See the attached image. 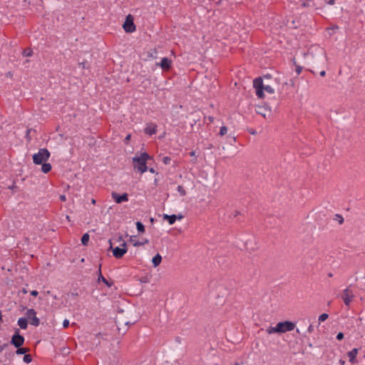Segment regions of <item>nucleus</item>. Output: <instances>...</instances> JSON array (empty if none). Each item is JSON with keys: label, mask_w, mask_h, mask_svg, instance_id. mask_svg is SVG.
Instances as JSON below:
<instances>
[{"label": "nucleus", "mask_w": 365, "mask_h": 365, "mask_svg": "<svg viewBox=\"0 0 365 365\" xmlns=\"http://www.w3.org/2000/svg\"><path fill=\"white\" fill-rule=\"evenodd\" d=\"M36 312L34 309H29L26 312V317L30 320L31 324L38 327L40 324V320L36 316Z\"/></svg>", "instance_id": "obj_7"}, {"label": "nucleus", "mask_w": 365, "mask_h": 365, "mask_svg": "<svg viewBox=\"0 0 365 365\" xmlns=\"http://www.w3.org/2000/svg\"><path fill=\"white\" fill-rule=\"evenodd\" d=\"M0 322H2V314H1V312H0Z\"/></svg>", "instance_id": "obj_56"}, {"label": "nucleus", "mask_w": 365, "mask_h": 365, "mask_svg": "<svg viewBox=\"0 0 365 365\" xmlns=\"http://www.w3.org/2000/svg\"><path fill=\"white\" fill-rule=\"evenodd\" d=\"M24 337L19 334V329H17L16 333L11 337V344L15 347H20L24 344Z\"/></svg>", "instance_id": "obj_8"}, {"label": "nucleus", "mask_w": 365, "mask_h": 365, "mask_svg": "<svg viewBox=\"0 0 365 365\" xmlns=\"http://www.w3.org/2000/svg\"><path fill=\"white\" fill-rule=\"evenodd\" d=\"M148 160H152V157L147 153H142L139 156H135L133 158L134 169L140 173L146 172L148 170L146 163Z\"/></svg>", "instance_id": "obj_1"}, {"label": "nucleus", "mask_w": 365, "mask_h": 365, "mask_svg": "<svg viewBox=\"0 0 365 365\" xmlns=\"http://www.w3.org/2000/svg\"><path fill=\"white\" fill-rule=\"evenodd\" d=\"M170 160H171L170 158V157H168V156H165V157H163V163H164V164H165V165L169 164V163H170Z\"/></svg>", "instance_id": "obj_35"}, {"label": "nucleus", "mask_w": 365, "mask_h": 365, "mask_svg": "<svg viewBox=\"0 0 365 365\" xmlns=\"http://www.w3.org/2000/svg\"><path fill=\"white\" fill-rule=\"evenodd\" d=\"M3 351V346H0V351Z\"/></svg>", "instance_id": "obj_59"}, {"label": "nucleus", "mask_w": 365, "mask_h": 365, "mask_svg": "<svg viewBox=\"0 0 365 365\" xmlns=\"http://www.w3.org/2000/svg\"><path fill=\"white\" fill-rule=\"evenodd\" d=\"M109 242H110V248H112V243H111V241H110V240H109Z\"/></svg>", "instance_id": "obj_57"}, {"label": "nucleus", "mask_w": 365, "mask_h": 365, "mask_svg": "<svg viewBox=\"0 0 365 365\" xmlns=\"http://www.w3.org/2000/svg\"><path fill=\"white\" fill-rule=\"evenodd\" d=\"M253 86L256 89V95L259 98H264V90L269 93H274V89L271 86H264L262 79L260 77L257 78L254 80Z\"/></svg>", "instance_id": "obj_2"}, {"label": "nucleus", "mask_w": 365, "mask_h": 365, "mask_svg": "<svg viewBox=\"0 0 365 365\" xmlns=\"http://www.w3.org/2000/svg\"><path fill=\"white\" fill-rule=\"evenodd\" d=\"M277 326L275 327H268V329H267V332L268 334H273V333H276L277 332Z\"/></svg>", "instance_id": "obj_30"}, {"label": "nucleus", "mask_w": 365, "mask_h": 365, "mask_svg": "<svg viewBox=\"0 0 365 365\" xmlns=\"http://www.w3.org/2000/svg\"><path fill=\"white\" fill-rule=\"evenodd\" d=\"M50 157V153L46 148H41L37 153L33 155V161L36 165H41L46 162Z\"/></svg>", "instance_id": "obj_3"}, {"label": "nucleus", "mask_w": 365, "mask_h": 365, "mask_svg": "<svg viewBox=\"0 0 365 365\" xmlns=\"http://www.w3.org/2000/svg\"><path fill=\"white\" fill-rule=\"evenodd\" d=\"M329 317V315L326 313L321 314L319 317V322H324Z\"/></svg>", "instance_id": "obj_31"}, {"label": "nucleus", "mask_w": 365, "mask_h": 365, "mask_svg": "<svg viewBox=\"0 0 365 365\" xmlns=\"http://www.w3.org/2000/svg\"><path fill=\"white\" fill-rule=\"evenodd\" d=\"M308 331H309V333H312V332H313V331H314V326H313V325L310 324V325L309 326V327H308Z\"/></svg>", "instance_id": "obj_39"}, {"label": "nucleus", "mask_w": 365, "mask_h": 365, "mask_svg": "<svg viewBox=\"0 0 365 365\" xmlns=\"http://www.w3.org/2000/svg\"><path fill=\"white\" fill-rule=\"evenodd\" d=\"M157 53H158L157 50H156L155 48H154V49L152 51V52H150V53H149L148 56H150V57H152V58H156V56H154V54H155V55H156Z\"/></svg>", "instance_id": "obj_36"}, {"label": "nucleus", "mask_w": 365, "mask_h": 365, "mask_svg": "<svg viewBox=\"0 0 365 365\" xmlns=\"http://www.w3.org/2000/svg\"><path fill=\"white\" fill-rule=\"evenodd\" d=\"M172 61L168 58H163L160 63H157L156 66H160L163 71H168L171 67Z\"/></svg>", "instance_id": "obj_12"}, {"label": "nucleus", "mask_w": 365, "mask_h": 365, "mask_svg": "<svg viewBox=\"0 0 365 365\" xmlns=\"http://www.w3.org/2000/svg\"><path fill=\"white\" fill-rule=\"evenodd\" d=\"M60 200L63 202H65L66 200V195H62L60 196Z\"/></svg>", "instance_id": "obj_42"}, {"label": "nucleus", "mask_w": 365, "mask_h": 365, "mask_svg": "<svg viewBox=\"0 0 365 365\" xmlns=\"http://www.w3.org/2000/svg\"><path fill=\"white\" fill-rule=\"evenodd\" d=\"M207 119L210 121V123H212L214 121V118L212 116H209Z\"/></svg>", "instance_id": "obj_44"}, {"label": "nucleus", "mask_w": 365, "mask_h": 365, "mask_svg": "<svg viewBox=\"0 0 365 365\" xmlns=\"http://www.w3.org/2000/svg\"><path fill=\"white\" fill-rule=\"evenodd\" d=\"M183 217L182 215H177V220H181Z\"/></svg>", "instance_id": "obj_50"}, {"label": "nucleus", "mask_w": 365, "mask_h": 365, "mask_svg": "<svg viewBox=\"0 0 365 365\" xmlns=\"http://www.w3.org/2000/svg\"><path fill=\"white\" fill-rule=\"evenodd\" d=\"M17 348V350L16 351V354H18V355H20V354H25L29 350L26 348H21L20 347H16Z\"/></svg>", "instance_id": "obj_23"}, {"label": "nucleus", "mask_w": 365, "mask_h": 365, "mask_svg": "<svg viewBox=\"0 0 365 365\" xmlns=\"http://www.w3.org/2000/svg\"><path fill=\"white\" fill-rule=\"evenodd\" d=\"M354 298V295L353 294L352 291L349 287L346 288L343 292L342 297L344 304L349 307Z\"/></svg>", "instance_id": "obj_9"}, {"label": "nucleus", "mask_w": 365, "mask_h": 365, "mask_svg": "<svg viewBox=\"0 0 365 365\" xmlns=\"http://www.w3.org/2000/svg\"><path fill=\"white\" fill-rule=\"evenodd\" d=\"M96 200L92 199V200H91L92 204L95 205V204H96Z\"/></svg>", "instance_id": "obj_54"}, {"label": "nucleus", "mask_w": 365, "mask_h": 365, "mask_svg": "<svg viewBox=\"0 0 365 365\" xmlns=\"http://www.w3.org/2000/svg\"><path fill=\"white\" fill-rule=\"evenodd\" d=\"M6 356H8V359L5 361H6V363H5L4 365H9L10 364L11 358L14 356V354L10 352V353H8L6 354Z\"/></svg>", "instance_id": "obj_33"}, {"label": "nucleus", "mask_w": 365, "mask_h": 365, "mask_svg": "<svg viewBox=\"0 0 365 365\" xmlns=\"http://www.w3.org/2000/svg\"><path fill=\"white\" fill-rule=\"evenodd\" d=\"M123 311L121 310L119 312V315L115 317V323L118 327V329L119 332H122V334H125L128 329V327L132 323L129 321H126L123 315Z\"/></svg>", "instance_id": "obj_4"}, {"label": "nucleus", "mask_w": 365, "mask_h": 365, "mask_svg": "<svg viewBox=\"0 0 365 365\" xmlns=\"http://www.w3.org/2000/svg\"><path fill=\"white\" fill-rule=\"evenodd\" d=\"M149 170V171H150V173H155V169H154V168H149V170Z\"/></svg>", "instance_id": "obj_47"}, {"label": "nucleus", "mask_w": 365, "mask_h": 365, "mask_svg": "<svg viewBox=\"0 0 365 365\" xmlns=\"http://www.w3.org/2000/svg\"><path fill=\"white\" fill-rule=\"evenodd\" d=\"M18 324H19V326L21 329H26L27 328V326H28L27 319L26 318H24V317H21V318L19 319Z\"/></svg>", "instance_id": "obj_19"}, {"label": "nucleus", "mask_w": 365, "mask_h": 365, "mask_svg": "<svg viewBox=\"0 0 365 365\" xmlns=\"http://www.w3.org/2000/svg\"><path fill=\"white\" fill-rule=\"evenodd\" d=\"M32 53H33V51L31 49H29V50L25 49L23 51V55L24 56H31L32 55Z\"/></svg>", "instance_id": "obj_32"}, {"label": "nucleus", "mask_w": 365, "mask_h": 365, "mask_svg": "<svg viewBox=\"0 0 365 365\" xmlns=\"http://www.w3.org/2000/svg\"><path fill=\"white\" fill-rule=\"evenodd\" d=\"M328 276H329V277H333V274L330 272V273H329V274H328Z\"/></svg>", "instance_id": "obj_55"}, {"label": "nucleus", "mask_w": 365, "mask_h": 365, "mask_svg": "<svg viewBox=\"0 0 365 365\" xmlns=\"http://www.w3.org/2000/svg\"><path fill=\"white\" fill-rule=\"evenodd\" d=\"M16 187V185H13L12 186H10L9 188V189H14Z\"/></svg>", "instance_id": "obj_53"}, {"label": "nucleus", "mask_w": 365, "mask_h": 365, "mask_svg": "<svg viewBox=\"0 0 365 365\" xmlns=\"http://www.w3.org/2000/svg\"><path fill=\"white\" fill-rule=\"evenodd\" d=\"M325 74H326L325 71H322L320 72V76H325Z\"/></svg>", "instance_id": "obj_48"}, {"label": "nucleus", "mask_w": 365, "mask_h": 365, "mask_svg": "<svg viewBox=\"0 0 365 365\" xmlns=\"http://www.w3.org/2000/svg\"><path fill=\"white\" fill-rule=\"evenodd\" d=\"M31 132L36 133V130H33L32 128H29L26 130V138L28 142H30L31 140Z\"/></svg>", "instance_id": "obj_22"}, {"label": "nucleus", "mask_w": 365, "mask_h": 365, "mask_svg": "<svg viewBox=\"0 0 365 365\" xmlns=\"http://www.w3.org/2000/svg\"><path fill=\"white\" fill-rule=\"evenodd\" d=\"M163 219L168 220L170 225H173L177 220V215L164 214Z\"/></svg>", "instance_id": "obj_17"}, {"label": "nucleus", "mask_w": 365, "mask_h": 365, "mask_svg": "<svg viewBox=\"0 0 365 365\" xmlns=\"http://www.w3.org/2000/svg\"><path fill=\"white\" fill-rule=\"evenodd\" d=\"M296 71H297V74H299L301 73V71H302V67L297 66Z\"/></svg>", "instance_id": "obj_41"}, {"label": "nucleus", "mask_w": 365, "mask_h": 365, "mask_svg": "<svg viewBox=\"0 0 365 365\" xmlns=\"http://www.w3.org/2000/svg\"><path fill=\"white\" fill-rule=\"evenodd\" d=\"M334 2H335V0H329L328 1V4L330 5H333V4H334Z\"/></svg>", "instance_id": "obj_45"}, {"label": "nucleus", "mask_w": 365, "mask_h": 365, "mask_svg": "<svg viewBox=\"0 0 365 365\" xmlns=\"http://www.w3.org/2000/svg\"><path fill=\"white\" fill-rule=\"evenodd\" d=\"M227 132V128L226 126H222L220 128V136H223L225 135Z\"/></svg>", "instance_id": "obj_29"}, {"label": "nucleus", "mask_w": 365, "mask_h": 365, "mask_svg": "<svg viewBox=\"0 0 365 365\" xmlns=\"http://www.w3.org/2000/svg\"><path fill=\"white\" fill-rule=\"evenodd\" d=\"M38 292L36 290H33L31 292V294L32 296L36 297L38 295Z\"/></svg>", "instance_id": "obj_40"}, {"label": "nucleus", "mask_w": 365, "mask_h": 365, "mask_svg": "<svg viewBox=\"0 0 365 365\" xmlns=\"http://www.w3.org/2000/svg\"><path fill=\"white\" fill-rule=\"evenodd\" d=\"M235 365H239V364L238 363H235Z\"/></svg>", "instance_id": "obj_61"}, {"label": "nucleus", "mask_w": 365, "mask_h": 365, "mask_svg": "<svg viewBox=\"0 0 365 365\" xmlns=\"http://www.w3.org/2000/svg\"><path fill=\"white\" fill-rule=\"evenodd\" d=\"M249 132L252 135H255L257 133V132L255 130H252V129L249 130Z\"/></svg>", "instance_id": "obj_43"}, {"label": "nucleus", "mask_w": 365, "mask_h": 365, "mask_svg": "<svg viewBox=\"0 0 365 365\" xmlns=\"http://www.w3.org/2000/svg\"><path fill=\"white\" fill-rule=\"evenodd\" d=\"M32 361V357L30 354H24V361L26 364L30 363Z\"/></svg>", "instance_id": "obj_28"}, {"label": "nucleus", "mask_w": 365, "mask_h": 365, "mask_svg": "<svg viewBox=\"0 0 365 365\" xmlns=\"http://www.w3.org/2000/svg\"><path fill=\"white\" fill-rule=\"evenodd\" d=\"M157 132V125L154 124L148 125L145 128V133L149 135H152Z\"/></svg>", "instance_id": "obj_16"}, {"label": "nucleus", "mask_w": 365, "mask_h": 365, "mask_svg": "<svg viewBox=\"0 0 365 365\" xmlns=\"http://www.w3.org/2000/svg\"><path fill=\"white\" fill-rule=\"evenodd\" d=\"M190 156H192V158H194L192 160V163H197V157L195 155V151H192L190 152Z\"/></svg>", "instance_id": "obj_34"}, {"label": "nucleus", "mask_w": 365, "mask_h": 365, "mask_svg": "<svg viewBox=\"0 0 365 365\" xmlns=\"http://www.w3.org/2000/svg\"><path fill=\"white\" fill-rule=\"evenodd\" d=\"M161 262H162V257L159 253H158L152 259V263H153L154 267H156L158 265H160Z\"/></svg>", "instance_id": "obj_18"}, {"label": "nucleus", "mask_w": 365, "mask_h": 365, "mask_svg": "<svg viewBox=\"0 0 365 365\" xmlns=\"http://www.w3.org/2000/svg\"><path fill=\"white\" fill-rule=\"evenodd\" d=\"M324 57H325V53H324V52H322V57H321V59H322V61H324Z\"/></svg>", "instance_id": "obj_51"}, {"label": "nucleus", "mask_w": 365, "mask_h": 365, "mask_svg": "<svg viewBox=\"0 0 365 365\" xmlns=\"http://www.w3.org/2000/svg\"><path fill=\"white\" fill-rule=\"evenodd\" d=\"M339 363H340L341 365H344L345 364V361L341 360V359H340L339 360Z\"/></svg>", "instance_id": "obj_52"}, {"label": "nucleus", "mask_w": 365, "mask_h": 365, "mask_svg": "<svg viewBox=\"0 0 365 365\" xmlns=\"http://www.w3.org/2000/svg\"><path fill=\"white\" fill-rule=\"evenodd\" d=\"M2 346H3V349H4L6 346H7V344H4Z\"/></svg>", "instance_id": "obj_58"}, {"label": "nucleus", "mask_w": 365, "mask_h": 365, "mask_svg": "<svg viewBox=\"0 0 365 365\" xmlns=\"http://www.w3.org/2000/svg\"><path fill=\"white\" fill-rule=\"evenodd\" d=\"M130 139V135H128L125 138V141L127 142Z\"/></svg>", "instance_id": "obj_46"}, {"label": "nucleus", "mask_w": 365, "mask_h": 365, "mask_svg": "<svg viewBox=\"0 0 365 365\" xmlns=\"http://www.w3.org/2000/svg\"><path fill=\"white\" fill-rule=\"evenodd\" d=\"M334 220H337L340 225L343 224L344 222V217L339 214L335 215Z\"/></svg>", "instance_id": "obj_27"}, {"label": "nucleus", "mask_w": 365, "mask_h": 365, "mask_svg": "<svg viewBox=\"0 0 365 365\" xmlns=\"http://www.w3.org/2000/svg\"><path fill=\"white\" fill-rule=\"evenodd\" d=\"M147 243H148V240H145L144 241H142V242L135 241L133 242V246L134 247H140V246H143Z\"/></svg>", "instance_id": "obj_24"}, {"label": "nucleus", "mask_w": 365, "mask_h": 365, "mask_svg": "<svg viewBox=\"0 0 365 365\" xmlns=\"http://www.w3.org/2000/svg\"><path fill=\"white\" fill-rule=\"evenodd\" d=\"M89 238H90V236L88 233L84 234L81 238V243L83 245H87L88 242L89 241Z\"/></svg>", "instance_id": "obj_21"}, {"label": "nucleus", "mask_w": 365, "mask_h": 365, "mask_svg": "<svg viewBox=\"0 0 365 365\" xmlns=\"http://www.w3.org/2000/svg\"><path fill=\"white\" fill-rule=\"evenodd\" d=\"M136 227H137V230H138V232H145V227L140 222H136Z\"/></svg>", "instance_id": "obj_25"}, {"label": "nucleus", "mask_w": 365, "mask_h": 365, "mask_svg": "<svg viewBox=\"0 0 365 365\" xmlns=\"http://www.w3.org/2000/svg\"><path fill=\"white\" fill-rule=\"evenodd\" d=\"M72 294H73V296H78V294H77V293H76V294L72 293Z\"/></svg>", "instance_id": "obj_60"}, {"label": "nucleus", "mask_w": 365, "mask_h": 365, "mask_svg": "<svg viewBox=\"0 0 365 365\" xmlns=\"http://www.w3.org/2000/svg\"><path fill=\"white\" fill-rule=\"evenodd\" d=\"M336 339L338 340H341L344 339V334L342 332H339L338 333V334L336 335Z\"/></svg>", "instance_id": "obj_38"}, {"label": "nucleus", "mask_w": 365, "mask_h": 365, "mask_svg": "<svg viewBox=\"0 0 365 365\" xmlns=\"http://www.w3.org/2000/svg\"><path fill=\"white\" fill-rule=\"evenodd\" d=\"M69 325V321L68 319H64L63 322V327L64 328H67Z\"/></svg>", "instance_id": "obj_37"}, {"label": "nucleus", "mask_w": 365, "mask_h": 365, "mask_svg": "<svg viewBox=\"0 0 365 365\" xmlns=\"http://www.w3.org/2000/svg\"><path fill=\"white\" fill-rule=\"evenodd\" d=\"M295 327V324L289 321L279 322L277 324V333H284L288 331H292Z\"/></svg>", "instance_id": "obj_5"}, {"label": "nucleus", "mask_w": 365, "mask_h": 365, "mask_svg": "<svg viewBox=\"0 0 365 365\" xmlns=\"http://www.w3.org/2000/svg\"><path fill=\"white\" fill-rule=\"evenodd\" d=\"M178 191L181 196H185L186 195V191L182 185L178 186Z\"/></svg>", "instance_id": "obj_26"}, {"label": "nucleus", "mask_w": 365, "mask_h": 365, "mask_svg": "<svg viewBox=\"0 0 365 365\" xmlns=\"http://www.w3.org/2000/svg\"><path fill=\"white\" fill-rule=\"evenodd\" d=\"M123 27L125 31L127 33H132L135 31V25L133 22V16L131 14H128L126 16Z\"/></svg>", "instance_id": "obj_6"}, {"label": "nucleus", "mask_w": 365, "mask_h": 365, "mask_svg": "<svg viewBox=\"0 0 365 365\" xmlns=\"http://www.w3.org/2000/svg\"><path fill=\"white\" fill-rule=\"evenodd\" d=\"M41 165V171L43 173H47L51 170V165L50 163L44 162Z\"/></svg>", "instance_id": "obj_20"}, {"label": "nucleus", "mask_w": 365, "mask_h": 365, "mask_svg": "<svg viewBox=\"0 0 365 365\" xmlns=\"http://www.w3.org/2000/svg\"><path fill=\"white\" fill-rule=\"evenodd\" d=\"M111 195L116 203H121L128 200V195L127 193H123V195H120L117 192H113Z\"/></svg>", "instance_id": "obj_11"}, {"label": "nucleus", "mask_w": 365, "mask_h": 365, "mask_svg": "<svg viewBox=\"0 0 365 365\" xmlns=\"http://www.w3.org/2000/svg\"><path fill=\"white\" fill-rule=\"evenodd\" d=\"M86 62H83V63H80V65H81V66H82V67H83V68H86Z\"/></svg>", "instance_id": "obj_49"}, {"label": "nucleus", "mask_w": 365, "mask_h": 365, "mask_svg": "<svg viewBox=\"0 0 365 365\" xmlns=\"http://www.w3.org/2000/svg\"><path fill=\"white\" fill-rule=\"evenodd\" d=\"M359 349L356 348L353 349L351 351H349L347 353V355L349 358V361L352 364H354L356 362V357L358 354Z\"/></svg>", "instance_id": "obj_14"}, {"label": "nucleus", "mask_w": 365, "mask_h": 365, "mask_svg": "<svg viewBox=\"0 0 365 365\" xmlns=\"http://www.w3.org/2000/svg\"><path fill=\"white\" fill-rule=\"evenodd\" d=\"M122 247H116L113 249V255L116 259H120L127 252L126 243L125 242L122 244Z\"/></svg>", "instance_id": "obj_10"}, {"label": "nucleus", "mask_w": 365, "mask_h": 365, "mask_svg": "<svg viewBox=\"0 0 365 365\" xmlns=\"http://www.w3.org/2000/svg\"><path fill=\"white\" fill-rule=\"evenodd\" d=\"M98 282H103L105 284H106L108 287H111L113 285V282H108L103 275H102V273H101V264H99L98 266Z\"/></svg>", "instance_id": "obj_13"}, {"label": "nucleus", "mask_w": 365, "mask_h": 365, "mask_svg": "<svg viewBox=\"0 0 365 365\" xmlns=\"http://www.w3.org/2000/svg\"><path fill=\"white\" fill-rule=\"evenodd\" d=\"M257 113L261 115H262L264 118H266L267 115H269L271 113V109L269 108L264 107V106H259L258 110H257Z\"/></svg>", "instance_id": "obj_15"}]
</instances>
